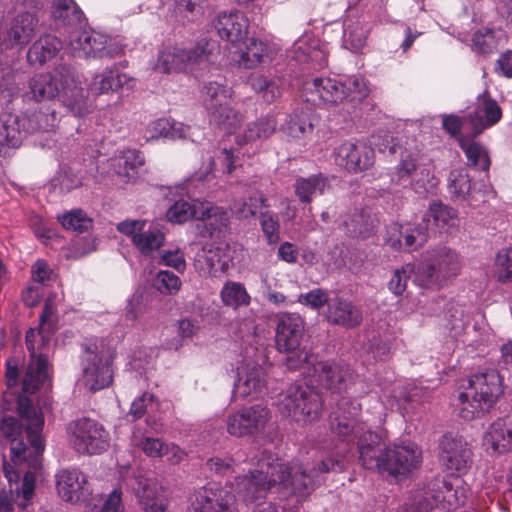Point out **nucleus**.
<instances>
[{"mask_svg": "<svg viewBox=\"0 0 512 512\" xmlns=\"http://www.w3.org/2000/svg\"><path fill=\"white\" fill-rule=\"evenodd\" d=\"M361 406L356 400L343 398L337 412L330 417L333 433L342 441L350 443L357 439V449L361 465L368 470L387 473L389 476H406L417 470L422 463V451L411 441L382 444V436L366 429L358 420Z\"/></svg>", "mask_w": 512, "mask_h": 512, "instance_id": "f257e3e1", "label": "nucleus"}, {"mask_svg": "<svg viewBox=\"0 0 512 512\" xmlns=\"http://www.w3.org/2000/svg\"><path fill=\"white\" fill-rule=\"evenodd\" d=\"M343 468L344 462L339 456L324 457L321 454L313 464H285L272 453L263 451L248 474L235 478V491L244 501L254 502L266 497L268 491L277 486L284 496H295L298 501H303L321 484L325 473Z\"/></svg>", "mask_w": 512, "mask_h": 512, "instance_id": "f03ea898", "label": "nucleus"}, {"mask_svg": "<svg viewBox=\"0 0 512 512\" xmlns=\"http://www.w3.org/2000/svg\"><path fill=\"white\" fill-rule=\"evenodd\" d=\"M18 414L26 423V436L30 446H27L22 439H19L22 435V424L13 416L2 418L0 421V433L10 443L11 460L16 466L4 464V475L9 482L11 493H15L17 499L21 498L17 505L24 511L34 496L36 473L40 470V456L44 451L45 445H43L41 451H35V446L28 435V419L19 412ZM40 437L42 444H44L42 435Z\"/></svg>", "mask_w": 512, "mask_h": 512, "instance_id": "7ed1b4c3", "label": "nucleus"}, {"mask_svg": "<svg viewBox=\"0 0 512 512\" xmlns=\"http://www.w3.org/2000/svg\"><path fill=\"white\" fill-rule=\"evenodd\" d=\"M30 91L36 101L61 97L63 104L75 115L88 112L86 91L77 85L73 67L61 65L53 73L37 74L29 82Z\"/></svg>", "mask_w": 512, "mask_h": 512, "instance_id": "20e7f679", "label": "nucleus"}, {"mask_svg": "<svg viewBox=\"0 0 512 512\" xmlns=\"http://www.w3.org/2000/svg\"><path fill=\"white\" fill-rule=\"evenodd\" d=\"M502 394L503 381L497 370L489 369L471 375L465 391L458 396L459 416L466 421L484 417Z\"/></svg>", "mask_w": 512, "mask_h": 512, "instance_id": "39448f33", "label": "nucleus"}, {"mask_svg": "<svg viewBox=\"0 0 512 512\" xmlns=\"http://www.w3.org/2000/svg\"><path fill=\"white\" fill-rule=\"evenodd\" d=\"M369 94L363 78L348 77L344 82L334 78H314L303 85L302 96L305 101L313 104L333 106L349 100L361 102Z\"/></svg>", "mask_w": 512, "mask_h": 512, "instance_id": "423d86ee", "label": "nucleus"}, {"mask_svg": "<svg viewBox=\"0 0 512 512\" xmlns=\"http://www.w3.org/2000/svg\"><path fill=\"white\" fill-rule=\"evenodd\" d=\"M81 371L83 385L96 392L111 385L113 381V360L115 351L103 338L85 341L82 345Z\"/></svg>", "mask_w": 512, "mask_h": 512, "instance_id": "0eeeda50", "label": "nucleus"}, {"mask_svg": "<svg viewBox=\"0 0 512 512\" xmlns=\"http://www.w3.org/2000/svg\"><path fill=\"white\" fill-rule=\"evenodd\" d=\"M6 384L7 390L3 392L1 408L4 412L17 410L22 416L28 419V435L35 451L39 452L43 449V444L40 437V431L44 426V416L41 410L32 404V400L26 395L29 392L22 394L14 390L18 385L20 372L17 363L14 360L6 362ZM22 391H24L22 389Z\"/></svg>", "mask_w": 512, "mask_h": 512, "instance_id": "6e6552de", "label": "nucleus"}, {"mask_svg": "<svg viewBox=\"0 0 512 512\" xmlns=\"http://www.w3.org/2000/svg\"><path fill=\"white\" fill-rule=\"evenodd\" d=\"M53 332L40 326L38 329L30 328L26 333L30 362L23 378L24 392L35 393L50 378L48 357L52 349Z\"/></svg>", "mask_w": 512, "mask_h": 512, "instance_id": "1a4fd4ad", "label": "nucleus"}, {"mask_svg": "<svg viewBox=\"0 0 512 512\" xmlns=\"http://www.w3.org/2000/svg\"><path fill=\"white\" fill-rule=\"evenodd\" d=\"M219 45L215 40L201 39L193 48L167 46L158 56L156 68L164 73L192 71L216 61Z\"/></svg>", "mask_w": 512, "mask_h": 512, "instance_id": "9d476101", "label": "nucleus"}, {"mask_svg": "<svg viewBox=\"0 0 512 512\" xmlns=\"http://www.w3.org/2000/svg\"><path fill=\"white\" fill-rule=\"evenodd\" d=\"M460 271L458 254L446 246L428 250L417 266L414 282L423 288L439 289Z\"/></svg>", "mask_w": 512, "mask_h": 512, "instance_id": "9b49d317", "label": "nucleus"}, {"mask_svg": "<svg viewBox=\"0 0 512 512\" xmlns=\"http://www.w3.org/2000/svg\"><path fill=\"white\" fill-rule=\"evenodd\" d=\"M320 395L305 383L290 385L278 401V410L299 425L318 420L322 413Z\"/></svg>", "mask_w": 512, "mask_h": 512, "instance_id": "f8f14e48", "label": "nucleus"}, {"mask_svg": "<svg viewBox=\"0 0 512 512\" xmlns=\"http://www.w3.org/2000/svg\"><path fill=\"white\" fill-rule=\"evenodd\" d=\"M233 90L216 81L203 88V105L209 122L226 133H234L243 121V116L233 108Z\"/></svg>", "mask_w": 512, "mask_h": 512, "instance_id": "ddd939ff", "label": "nucleus"}, {"mask_svg": "<svg viewBox=\"0 0 512 512\" xmlns=\"http://www.w3.org/2000/svg\"><path fill=\"white\" fill-rule=\"evenodd\" d=\"M304 335V321L299 314L283 313L278 316L276 326V347L285 352L286 366L297 370L310 362V354L300 347Z\"/></svg>", "mask_w": 512, "mask_h": 512, "instance_id": "4468645a", "label": "nucleus"}, {"mask_svg": "<svg viewBox=\"0 0 512 512\" xmlns=\"http://www.w3.org/2000/svg\"><path fill=\"white\" fill-rule=\"evenodd\" d=\"M66 436L70 448L80 455H99L110 446L109 432L101 423L88 417L70 421Z\"/></svg>", "mask_w": 512, "mask_h": 512, "instance_id": "2eb2a0df", "label": "nucleus"}, {"mask_svg": "<svg viewBox=\"0 0 512 512\" xmlns=\"http://www.w3.org/2000/svg\"><path fill=\"white\" fill-rule=\"evenodd\" d=\"M68 46L75 57L80 58H115L120 56L124 48L118 41L93 29L70 31L67 38Z\"/></svg>", "mask_w": 512, "mask_h": 512, "instance_id": "dca6fc26", "label": "nucleus"}, {"mask_svg": "<svg viewBox=\"0 0 512 512\" xmlns=\"http://www.w3.org/2000/svg\"><path fill=\"white\" fill-rule=\"evenodd\" d=\"M310 370L312 366L315 381L331 393H342L347 391L354 383V374L348 365H342L334 361H315L310 356V362L304 363Z\"/></svg>", "mask_w": 512, "mask_h": 512, "instance_id": "f3484780", "label": "nucleus"}, {"mask_svg": "<svg viewBox=\"0 0 512 512\" xmlns=\"http://www.w3.org/2000/svg\"><path fill=\"white\" fill-rule=\"evenodd\" d=\"M270 418V411L263 404L243 407L228 416L227 432L235 437L255 436L264 431Z\"/></svg>", "mask_w": 512, "mask_h": 512, "instance_id": "a211bd4d", "label": "nucleus"}, {"mask_svg": "<svg viewBox=\"0 0 512 512\" xmlns=\"http://www.w3.org/2000/svg\"><path fill=\"white\" fill-rule=\"evenodd\" d=\"M235 494L231 489L210 482L197 489L191 497L195 512H236Z\"/></svg>", "mask_w": 512, "mask_h": 512, "instance_id": "6ab92c4d", "label": "nucleus"}, {"mask_svg": "<svg viewBox=\"0 0 512 512\" xmlns=\"http://www.w3.org/2000/svg\"><path fill=\"white\" fill-rule=\"evenodd\" d=\"M334 160L348 172L358 173L374 164L375 154L365 142L347 140L334 148Z\"/></svg>", "mask_w": 512, "mask_h": 512, "instance_id": "aec40b11", "label": "nucleus"}, {"mask_svg": "<svg viewBox=\"0 0 512 512\" xmlns=\"http://www.w3.org/2000/svg\"><path fill=\"white\" fill-rule=\"evenodd\" d=\"M440 461L450 471L466 473L472 464V451L459 435L447 433L439 442Z\"/></svg>", "mask_w": 512, "mask_h": 512, "instance_id": "412c9836", "label": "nucleus"}, {"mask_svg": "<svg viewBox=\"0 0 512 512\" xmlns=\"http://www.w3.org/2000/svg\"><path fill=\"white\" fill-rule=\"evenodd\" d=\"M144 220H127L117 225V230L131 238L134 246L143 255H151L164 244L165 235L158 228L146 229Z\"/></svg>", "mask_w": 512, "mask_h": 512, "instance_id": "4be33fe9", "label": "nucleus"}, {"mask_svg": "<svg viewBox=\"0 0 512 512\" xmlns=\"http://www.w3.org/2000/svg\"><path fill=\"white\" fill-rule=\"evenodd\" d=\"M56 486L60 497L72 503L85 501L92 493L87 477L77 468L60 470L56 474Z\"/></svg>", "mask_w": 512, "mask_h": 512, "instance_id": "5701e85b", "label": "nucleus"}, {"mask_svg": "<svg viewBox=\"0 0 512 512\" xmlns=\"http://www.w3.org/2000/svg\"><path fill=\"white\" fill-rule=\"evenodd\" d=\"M37 18L28 12L17 15L6 31L0 32V48H23L34 36L37 26Z\"/></svg>", "mask_w": 512, "mask_h": 512, "instance_id": "b1692460", "label": "nucleus"}, {"mask_svg": "<svg viewBox=\"0 0 512 512\" xmlns=\"http://www.w3.org/2000/svg\"><path fill=\"white\" fill-rule=\"evenodd\" d=\"M459 482V480H456V483L435 480L423 489L428 499L436 498L434 508L441 506L447 511H452L464 505L468 496V490Z\"/></svg>", "mask_w": 512, "mask_h": 512, "instance_id": "393cba45", "label": "nucleus"}, {"mask_svg": "<svg viewBox=\"0 0 512 512\" xmlns=\"http://www.w3.org/2000/svg\"><path fill=\"white\" fill-rule=\"evenodd\" d=\"M391 230L398 233L397 236H389L387 244L395 250L407 252L421 248L428 241V224L407 223L405 225L395 224Z\"/></svg>", "mask_w": 512, "mask_h": 512, "instance_id": "a878e982", "label": "nucleus"}, {"mask_svg": "<svg viewBox=\"0 0 512 512\" xmlns=\"http://www.w3.org/2000/svg\"><path fill=\"white\" fill-rule=\"evenodd\" d=\"M483 446L492 456L512 453V418L492 422L484 433Z\"/></svg>", "mask_w": 512, "mask_h": 512, "instance_id": "bb28decb", "label": "nucleus"}, {"mask_svg": "<svg viewBox=\"0 0 512 512\" xmlns=\"http://www.w3.org/2000/svg\"><path fill=\"white\" fill-rule=\"evenodd\" d=\"M215 29L222 39L237 47L247 39L249 20L242 12L221 13L214 22Z\"/></svg>", "mask_w": 512, "mask_h": 512, "instance_id": "cd10ccee", "label": "nucleus"}, {"mask_svg": "<svg viewBox=\"0 0 512 512\" xmlns=\"http://www.w3.org/2000/svg\"><path fill=\"white\" fill-rule=\"evenodd\" d=\"M502 117V110L498 103L487 95L477 99L473 112L468 114L469 128L475 137L485 129L495 125Z\"/></svg>", "mask_w": 512, "mask_h": 512, "instance_id": "c85d7f7f", "label": "nucleus"}, {"mask_svg": "<svg viewBox=\"0 0 512 512\" xmlns=\"http://www.w3.org/2000/svg\"><path fill=\"white\" fill-rule=\"evenodd\" d=\"M197 219L200 221L198 227H201L203 237L220 238L229 228L228 212L210 203H201Z\"/></svg>", "mask_w": 512, "mask_h": 512, "instance_id": "c756f323", "label": "nucleus"}, {"mask_svg": "<svg viewBox=\"0 0 512 512\" xmlns=\"http://www.w3.org/2000/svg\"><path fill=\"white\" fill-rule=\"evenodd\" d=\"M23 115L4 111L0 114V156H6L8 149L18 148L27 134L23 127Z\"/></svg>", "mask_w": 512, "mask_h": 512, "instance_id": "7c9ffc66", "label": "nucleus"}, {"mask_svg": "<svg viewBox=\"0 0 512 512\" xmlns=\"http://www.w3.org/2000/svg\"><path fill=\"white\" fill-rule=\"evenodd\" d=\"M325 317L330 324L354 328L362 322V312L350 300L335 297L328 302Z\"/></svg>", "mask_w": 512, "mask_h": 512, "instance_id": "2f4dec72", "label": "nucleus"}, {"mask_svg": "<svg viewBox=\"0 0 512 512\" xmlns=\"http://www.w3.org/2000/svg\"><path fill=\"white\" fill-rule=\"evenodd\" d=\"M230 261L223 248L211 246L197 253L194 265L200 275L218 277L228 270Z\"/></svg>", "mask_w": 512, "mask_h": 512, "instance_id": "473e14b6", "label": "nucleus"}, {"mask_svg": "<svg viewBox=\"0 0 512 512\" xmlns=\"http://www.w3.org/2000/svg\"><path fill=\"white\" fill-rule=\"evenodd\" d=\"M135 79L126 73L120 72L116 65L104 69L97 73L91 83L90 88L95 93L105 94L117 92L121 88L132 89L135 86Z\"/></svg>", "mask_w": 512, "mask_h": 512, "instance_id": "72a5a7b5", "label": "nucleus"}, {"mask_svg": "<svg viewBox=\"0 0 512 512\" xmlns=\"http://www.w3.org/2000/svg\"><path fill=\"white\" fill-rule=\"evenodd\" d=\"M265 373L259 365H246L238 369L234 393L241 397H257L265 390Z\"/></svg>", "mask_w": 512, "mask_h": 512, "instance_id": "f704fd0d", "label": "nucleus"}, {"mask_svg": "<svg viewBox=\"0 0 512 512\" xmlns=\"http://www.w3.org/2000/svg\"><path fill=\"white\" fill-rule=\"evenodd\" d=\"M204 0H168L166 20L173 25H185L202 14Z\"/></svg>", "mask_w": 512, "mask_h": 512, "instance_id": "c9c22d12", "label": "nucleus"}, {"mask_svg": "<svg viewBox=\"0 0 512 512\" xmlns=\"http://www.w3.org/2000/svg\"><path fill=\"white\" fill-rule=\"evenodd\" d=\"M52 16L67 28L68 33L86 24L83 11L74 0H53Z\"/></svg>", "mask_w": 512, "mask_h": 512, "instance_id": "e433bc0d", "label": "nucleus"}, {"mask_svg": "<svg viewBox=\"0 0 512 512\" xmlns=\"http://www.w3.org/2000/svg\"><path fill=\"white\" fill-rule=\"evenodd\" d=\"M241 44H244V49L232 52L231 56V60L239 67L253 69L263 63L268 56V47L261 40L251 38L248 43L243 41Z\"/></svg>", "mask_w": 512, "mask_h": 512, "instance_id": "4c0bfd02", "label": "nucleus"}, {"mask_svg": "<svg viewBox=\"0 0 512 512\" xmlns=\"http://www.w3.org/2000/svg\"><path fill=\"white\" fill-rule=\"evenodd\" d=\"M277 125L275 115L260 117L248 123L243 132L237 134L236 142L238 145H244L256 140H265L275 133Z\"/></svg>", "mask_w": 512, "mask_h": 512, "instance_id": "58836bf2", "label": "nucleus"}, {"mask_svg": "<svg viewBox=\"0 0 512 512\" xmlns=\"http://www.w3.org/2000/svg\"><path fill=\"white\" fill-rule=\"evenodd\" d=\"M62 48V42L55 36L44 35L41 36L29 48L27 59L30 64H44L46 61L56 56Z\"/></svg>", "mask_w": 512, "mask_h": 512, "instance_id": "ea45409f", "label": "nucleus"}, {"mask_svg": "<svg viewBox=\"0 0 512 512\" xmlns=\"http://www.w3.org/2000/svg\"><path fill=\"white\" fill-rule=\"evenodd\" d=\"M23 119V127L27 133L49 132L58 124L56 111L50 107L41 108L31 114H24Z\"/></svg>", "mask_w": 512, "mask_h": 512, "instance_id": "a19ab883", "label": "nucleus"}, {"mask_svg": "<svg viewBox=\"0 0 512 512\" xmlns=\"http://www.w3.org/2000/svg\"><path fill=\"white\" fill-rule=\"evenodd\" d=\"M457 212L453 208L444 205L442 202H433L422 216V222L428 224V229L433 225L439 230H447L454 226Z\"/></svg>", "mask_w": 512, "mask_h": 512, "instance_id": "79ce46f5", "label": "nucleus"}, {"mask_svg": "<svg viewBox=\"0 0 512 512\" xmlns=\"http://www.w3.org/2000/svg\"><path fill=\"white\" fill-rule=\"evenodd\" d=\"M327 185V178L319 174L308 178H298L295 181L294 189L295 194L302 203H310L313 197L324 193Z\"/></svg>", "mask_w": 512, "mask_h": 512, "instance_id": "37998d69", "label": "nucleus"}, {"mask_svg": "<svg viewBox=\"0 0 512 512\" xmlns=\"http://www.w3.org/2000/svg\"><path fill=\"white\" fill-rule=\"evenodd\" d=\"M459 145L467 157L469 166L485 172L489 170L491 162L483 145L466 137H460Z\"/></svg>", "mask_w": 512, "mask_h": 512, "instance_id": "c03bdc74", "label": "nucleus"}, {"mask_svg": "<svg viewBox=\"0 0 512 512\" xmlns=\"http://www.w3.org/2000/svg\"><path fill=\"white\" fill-rule=\"evenodd\" d=\"M201 203L198 200L192 202L178 200L167 210L166 217L169 222L175 224H183L191 218L197 219Z\"/></svg>", "mask_w": 512, "mask_h": 512, "instance_id": "a18cd8bd", "label": "nucleus"}, {"mask_svg": "<svg viewBox=\"0 0 512 512\" xmlns=\"http://www.w3.org/2000/svg\"><path fill=\"white\" fill-rule=\"evenodd\" d=\"M142 153L135 149H129L122 153L117 160V174L130 181L135 178L138 169L144 165Z\"/></svg>", "mask_w": 512, "mask_h": 512, "instance_id": "49530a36", "label": "nucleus"}, {"mask_svg": "<svg viewBox=\"0 0 512 512\" xmlns=\"http://www.w3.org/2000/svg\"><path fill=\"white\" fill-rule=\"evenodd\" d=\"M253 90L262 95L267 103H272L281 95L282 80L279 77L268 78L264 75H253L250 78Z\"/></svg>", "mask_w": 512, "mask_h": 512, "instance_id": "de8ad7c7", "label": "nucleus"}, {"mask_svg": "<svg viewBox=\"0 0 512 512\" xmlns=\"http://www.w3.org/2000/svg\"><path fill=\"white\" fill-rule=\"evenodd\" d=\"M245 453L237 451L233 456H214L207 460V467L210 471L222 476L236 473L241 462H244Z\"/></svg>", "mask_w": 512, "mask_h": 512, "instance_id": "09e8293b", "label": "nucleus"}, {"mask_svg": "<svg viewBox=\"0 0 512 512\" xmlns=\"http://www.w3.org/2000/svg\"><path fill=\"white\" fill-rule=\"evenodd\" d=\"M501 31L490 28L477 30L472 37V49L481 54H491L499 46Z\"/></svg>", "mask_w": 512, "mask_h": 512, "instance_id": "8fccbe9b", "label": "nucleus"}, {"mask_svg": "<svg viewBox=\"0 0 512 512\" xmlns=\"http://www.w3.org/2000/svg\"><path fill=\"white\" fill-rule=\"evenodd\" d=\"M221 299L224 305L237 308L250 303V296L243 284L228 281L221 289Z\"/></svg>", "mask_w": 512, "mask_h": 512, "instance_id": "3c124183", "label": "nucleus"}, {"mask_svg": "<svg viewBox=\"0 0 512 512\" xmlns=\"http://www.w3.org/2000/svg\"><path fill=\"white\" fill-rule=\"evenodd\" d=\"M58 221L64 229L76 232L87 231L92 226V219L82 209H73L58 215Z\"/></svg>", "mask_w": 512, "mask_h": 512, "instance_id": "603ef678", "label": "nucleus"}, {"mask_svg": "<svg viewBox=\"0 0 512 512\" xmlns=\"http://www.w3.org/2000/svg\"><path fill=\"white\" fill-rule=\"evenodd\" d=\"M448 190L458 199H466L471 190V179L465 169H454L449 173Z\"/></svg>", "mask_w": 512, "mask_h": 512, "instance_id": "864d4df0", "label": "nucleus"}, {"mask_svg": "<svg viewBox=\"0 0 512 512\" xmlns=\"http://www.w3.org/2000/svg\"><path fill=\"white\" fill-rule=\"evenodd\" d=\"M128 485L131 486L140 503L152 501L158 493L156 480L141 474L135 475Z\"/></svg>", "mask_w": 512, "mask_h": 512, "instance_id": "5fc2aeb1", "label": "nucleus"}, {"mask_svg": "<svg viewBox=\"0 0 512 512\" xmlns=\"http://www.w3.org/2000/svg\"><path fill=\"white\" fill-rule=\"evenodd\" d=\"M314 125L307 114H294L283 127L284 132L292 138H303L312 134Z\"/></svg>", "mask_w": 512, "mask_h": 512, "instance_id": "6e6d98bb", "label": "nucleus"}, {"mask_svg": "<svg viewBox=\"0 0 512 512\" xmlns=\"http://www.w3.org/2000/svg\"><path fill=\"white\" fill-rule=\"evenodd\" d=\"M435 499H428L425 490L417 488L396 512H431L435 506Z\"/></svg>", "mask_w": 512, "mask_h": 512, "instance_id": "4d7b16f0", "label": "nucleus"}, {"mask_svg": "<svg viewBox=\"0 0 512 512\" xmlns=\"http://www.w3.org/2000/svg\"><path fill=\"white\" fill-rule=\"evenodd\" d=\"M270 205L268 203V199L265 197L263 193H255L246 201H243L239 204V207L235 205V209L239 217L248 219L250 217H254L258 212L261 213L263 208H269Z\"/></svg>", "mask_w": 512, "mask_h": 512, "instance_id": "13d9d810", "label": "nucleus"}, {"mask_svg": "<svg viewBox=\"0 0 512 512\" xmlns=\"http://www.w3.org/2000/svg\"><path fill=\"white\" fill-rule=\"evenodd\" d=\"M260 226L269 245L278 243L280 240V221L276 213L261 212Z\"/></svg>", "mask_w": 512, "mask_h": 512, "instance_id": "bf43d9fd", "label": "nucleus"}, {"mask_svg": "<svg viewBox=\"0 0 512 512\" xmlns=\"http://www.w3.org/2000/svg\"><path fill=\"white\" fill-rule=\"evenodd\" d=\"M416 269L417 267L413 264H406L400 269H396L388 283V289L396 296L402 295L411 276H415Z\"/></svg>", "mask_w": 512, "mask_h": 512, "instance_id": "052dcab7", "label": "nucleus"}, {"mask_svg": "<svg viewBox=\"0 0 512 512\" xmlns=\"http://www.w3.org/2000/svg\"><path fill=\"white\" fill-rule=\"evenodd\" d=\"M180 278L173 272L161 270L157 273L153 286L162 294L173 295L181 288Z\"/></svg>", "mask_w": 512, "mask_h": 512, "instance_id": "680f3d73", "label": "nucleus"}, {"mask_svg": "<svg viewBox=\"0 0 512 512\" xmlns=\"http://www.w3.org/2000/svg\"><path fill=\"white\" fill-rule=\"evenodd\" d=\"M495 276L502 283L512 280V248H504L497 253Z\"/></svg>", "mask_w": 512, "mask_h": 512, "instance_id": "e2e57ef3", "label": "nucleus"}, {"mask_svg": "<svg viewBox=\"0 0 512 512\" xmlns=\"http://www.w3.org/2000/svg\"><path fill=\"white\" fill-rule=\"evenodd\" d=\"M418 167V153L405 151L401 155V160L396 168V182L402 184L407 181Z\"/></svg>", "mask_w": 512, "mask_h": 512, "instance_id": "0e129e2a", "label": "nucleus"}, {"mask_svg": "<svg viewBox=\"0 0 512 512\" xmlns=\"http://www.w3.org/2000/svg\"><path fill=\"white\" fill-rule=\"evenodd\" d=\"M135 445L149 458H161L165 454L166 443L160 438L142 436L135 439Z\"/></svg>", "mask_w": 512, "mask_h": 512, "instance_id": "69168bd1", "label": "nucleus"}, {"mask_svg": "<svg viewBox=\"0 0 512 512\" xmlns=\"http://www.w3.org/2000/svg\"><path fill=\"white\" fill-rule=\"evenodd\" d=\"M344 225L347 229V233L353 237H367L372 228L371 223H369L363 213L355 214L350 222L344 221Z\"/></svg>", "mask_w": 512, "mask_h": 512, "instance_id": "338daca9", "label": "nucleus"}, {"mask_svg": "<svg viewBox=\"0 0 512 512\" xmlns=\"http://www.w3.org/2000/svg\"><path fill=\"white\" fill-rule=\"evenodd\" d=\"M88 512H124L122 491L114 489L104 501L102 507H93Z\"/></svg>", "mask_w": 512, "mask_h": 512, "instance_id": "774afa93", "label": "nucleus"}]
</instances>
